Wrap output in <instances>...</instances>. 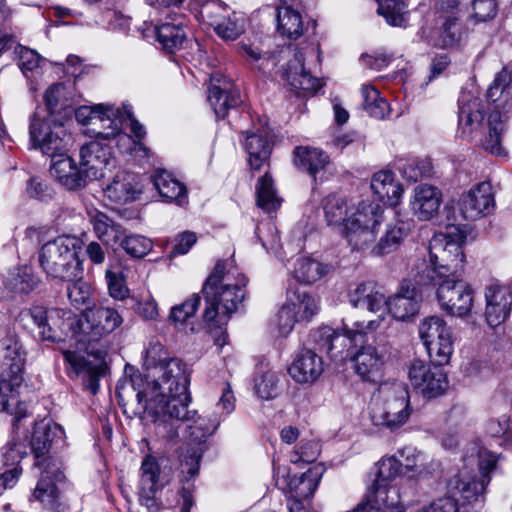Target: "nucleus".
<instances>
[{
    "label": "nucleus",
    "mask_w": 512,
    "mask_h": 512,
    "mask_svg": "<svg viewBox=\"0 0 512 512\" xmlns=\"http://www.w3.org/2000/svg\"><path fill=\"white\" fill-rule=\"evenodd\" d=\"M144 367L151 381L137 391L138 410L152 418L159 434L173 439L178 435V428L170 420L187 421L195 414L188 409L191 402L188 368L180 359L170 357L158 341L150 342L146 348Z\"/></svg>",
    "instance_id": "nucleus-1"
},
{
    "label": "nucleus",
    "mask_w": 512,
    "mask_h": 512,
    "mask_svg": "<svg viewBox=\"0 0 512 512\" xmlns=\"http://www.w3.org/2000/svg\"><path fill=\"white\" fill-rule=\"evenodd\" d=\"M246 277L232 260L218 261L202 288L206 307L204 320L211 326H221L245 298Z\"/></svg>",
    "instance_id": "nucleus-2"
},
{
    "label": "nucleus",
    "mask_w": 512,
    "mask_h": 512,
    "mask_svg": "<svg viewBox=\"0 0 512 512\" xmlns=\"http://www.w3.org/2000/svg\"><path fill=\"white\" fill-rule=\"evenodd\" d=\"M466 236L458 231L437 234L429 243V261L422 259L414 268L413 281L419 287L435 285L444 277L455 276L462 270L465 255L462 246Z\"/></svg>",
    "instance_id": "nucleus-3"
},
{
    "label": "nucleus",
    "mask_w": 512,
    "mask_h": 512,
    "mask_svg": "<svg viewBox=\"0 0 512 512\" xmlns=\"http://www.w3.org/2000/svg\"><path fill=\"white\" fill-rule=\"evenodd\" d=\"M511 84L512 72L503 68L487 90V97L494 103V107L488 115V132L482 139V147L485 151L497 156L506 155L502 146V137L506 131V124L512 116Z\"/></svg>",
    "instance_id": "nucleus-4"
},
{
    "label": "nucleus",
    "mask_w": 512,
    "mask_h": 512,
    "mask_svg": "<svg viewBox=\"0 0 512 512\" xmlns=\"http://www.w3.org/2000/svg\"><path fill=\"white\" fill-rule=\"evenodd\" d=\"M78 322L77 341L88 354L103 360L109 347L106 337L121 325L122 317L114 308L95 306L87 307Z\"/></svg>",
    "instance_id": "nucleus-5"
},
{
    "label": "nucleus",
    "mask_w": 512,
    "mask_h": 512,
    "mask_svg": "<svg viewBox=\"0 0 512 512\" xmlns=\"http://www.w3.org/2000/svg\"><path fill=\"white\" fill-rule=\"evenodd\" d=\"M80 240L63 235L45 243L39 252V262L43 271L50 277L70 281L82 274V264L78 258Z\"/></svg>",
    "instance_id": "nucleus-6"
},
{
    "label": "nucleus",
    "mask_w": 512,
    "mask_h": 512,
    "mask_svg": "<svg viewBox=\"0 0 512 512\" xmlns=\"http://www.w3.org/2000/svg\"><path fill=\"white\" fill-rule=\"evenodd\" d=\"M29 140L31 146L50 157L67 151L70 134L62 118L50 117L47 110L37 107L29 116Z\"/></svg>",
    "instance_id": "nucleus-7"
},
{
    "label": "nucleus",
    "mask_w": 512,
    "mask_h": 512,
    "mask_svg": "<svg viewBox=\"0 0 512 512\" xmlns=\"http://www.w3.org/2000/svg\"><path fill=\"white\" fill-rule=\"evenodd\" d=\"M112 142L121 149H128L132 143L136 144L129 135L120 132L115 126L110 132H99L95 140L81 147V167L86 169L90 179L104 177L105 170L115 166V158L111 151Z\"/></svg>",
    "instance_id": "nucleus-8"
},
{
    "label": "nucleus",
    "mask_w": 512,
    "mask_h": 512,
    "mask_svg": "<svg viewBox=\"0 0 512 512\" xmlns=\"http://www.w3.org/2000/svg\"><path fill=\"white\" fill-rule=\"evenodd\" d=\"M383 207L374 202L361 201L345 223V237L355 249L363 250L375 243L384 220Z\"/></svg>",
    "instance_id": "nucleus-9"
},
{
    "label": "nucleus",
    "mask_w": 512,
    "mask_h": 512,
    "mask_svg": "<svg viewBox=\"0 0 512 512\" xmlns=\"http://www.w3.org/2000/svg\"><path fill=\"white\" fill-rule=\"evenodd\" d=\"M199 15L224 41H234L246 30L244 14L232 10L222 0H204Z\"/></svg>",
    "instance_id": "nucleus-10"
},
{
    "label": "nucleus",
    "mask_w": 512,
    "mask_h": 512,
    "mask_svg": "<svg viewBox=\"0 0 512 512\" xmlns=\"http://www.w3.org/2000/svg\"><path fill=\"white\" fill-rule=\"evenodd\" d=\"M220 422V417H199L189 426V440L197 447H190L186 453L180 455L181 482L188 483L198 475L200 461L206 449L205 442L217 430Z\"/></svg>",
    "instance_id": "nucleus-11"
},
{
    "label": "nucleus",
    "mask_w": 512,
    "mask_h": 512,
    "mask_svg": "<svg viewBox=\"0 0 512 512\" xmlns=\"http://www.w3.org/2000/svg\"><path fill=\"white\" fill-rule=\"evenodd\" d=\"M419 336L433 363L445 365L453 352L451 327L439 316L424 318L419 325Z\"/></svg>",
    "instance_id": "nucleus-12"
},
{
    "label": "nucleus",
    "mask_w": 512,
    "mask_h": 512,
    "mask_svg": "<svg viewBox=\"0 0 512 512\" xmlns=\"http://www.w3.org/2000/svg\"><path fill=\"white\" fill-rule=\"evenodd\" d=\"M409 393L402 385L393 387V395L381 405L372 408L371 420L375 426L394 431L403 426L411 414Z\"/></svg>",
    "instance_id": "nucleus-13"
},
{
    "label": "nucleus",
    "mask_w": 512,
    "mask_h": 512,
    "mask_svg": "<svg viewBox=\"0 0 512 512\" xmlns=\"http://www.w3.org/2000/svg\"><path fill=\"white\" fill-rule=\"evenodd\" d=\"M444 278L436 282L439 284L436 296L441 309L453 316H467L473 306L471 286L458 275Z\"/></svg>",
    "instance_id": "nucleus-14"
},
{
    "label": "nucleus",
    "mask_w": 512,
    "mask_h": 512,
    "mask_svg": "<svg viewBox=\"0 0 512 512\" xmlns=\"http://www.w3.org/2000/svg\"><path fill=\"white\" fill-rule=\"evenodd\" d=\"M347 352L354 364L358 376L366 381H375L380 370L390 354V347L385 339L374 340L372 343H361Z\"/></svg>",
    "instance_id": "nucleus-15"
},
{
    "label": "nucleus",
    "mask_w": 512,
    "mask_h": 512,
    "mask_svg": "<svg viewBox=\"0 0 512 512\" xmlns=\"http://www.w3.org/2000/svg\"><path fill=\"white\" fill-rule=\"evenodd\" d=\"M441 366L414 360L408 370L410 385L429 399L442 395L448 387V379Z\"/></svg>",
    "instance_id": "nucleus-16"
},
{
    "label": "nucleus",
    "mask_w": 512,
    "mask_h": 512,
    "mask_svg": "<svg viewBox=\"0 0 512 512\" xmlns=\"http://www.w3.org/2000/svg\"><path fill=\"white\" fill-rule=\"evenodd\" d=\"M26 316L37 326L40 339L49 342L60 340V332L72 327L77 322L70 310L47 309L43 306L30 308Z\"/></svg>",
    "instance_id": "nucleus-17"
},
{
    "label": "nucleus",
    "mask_w": 512,
    "mask_h": 512,
    "mask_svg": "<svg viewBox=\"0 0 512 512\" xmlns=\"http://www.w3.org/2000/svg\"><path fill=\"white\" fill-rule=\"evenodd\" d=\"M23 381L22 374L0 375V411L13 415V426L16 429L30 414L27 403L19 399Z\"/></svg>",
    "instance_id": "nucleus-18"
},
{
    "label": "nucleus",
    "mask_w": 512,
    "mask_h": 512,
    "mask_svg": "<svg viewBox=\"0 0 512 512\" xmlns=\"http://www.w3.org/2000/svg\"><path fill=\"white\" fill-rule=\"evenodd\" d=\"M494 195L489 182H481L464 192L458 200V207L462 217L475 221L494 209Z\"/></svg>",
    "instance_id": "nucleus-19"
},
{
    "label": "nucleus",
    "mask_w": 512,
    "mask_h": 512,
    "mask_svg": "<svg viewBox=\"0 0 512 512\" xmlns=\"http://www.w3.org/2000/svg\"><path fill=\"white\" fill-rule=\"evenodd\" d=\"M160 473L158 460L152 455H146L140 467L139 501L150 512L158 511L155 494L162 487Z\"/></svg>",
    "instance_id": "nucleus-20"
},
{
    "label": "nucleus",
    "mask_w": 512,
    "mask_h": 512,
    "mask_svg": "<svg viewBox=\"0 0 512 512\" xmlns=\"http://www.w3.org/2000/svg\"><path fill=\"white\" fill-rule=\"evenodd\" d=\"M363 339V329H343L342 332L329 326H323L310 333V340L315 344V348L325 351L331 358L338 357L341 349H338L336 342L343 344L346 341L350 343L361 342Z\"/></svg>",
    "instance_id": "nucleus-21"
},
{
    "label": "nucleus",
    "mask_w": 512,
    "mask_h": 512,
    "mask_svg": "<svg viewBox=\"0 0 512 512\" xmlns=\"http://www.w3.org/2000/svg\"><path fill=\"white\" fill-rule=\"evenodd\" d=\"M324 371L323 359L314 350L303 348L298 351L288 367L291 378L299 384H312Z\"/></svg>",
    "instance_id": "nucleus-22"
},
{
    "label": "nucleus",
    "mask_w": 512,
    "mask_h": 512,
    "mask_svg": "<svg viewBox=\"0 0 512 512\" xmlns=\"http://www.w3.org/2000/svg\"><path fill=\"white\" fill-rule=\"evenodd\" d=\"M350 304L355 308L366 309L370 312L384 314L387 308V298L381 287L374 282L358 284L348 293Z\"/></svg>",
    "instance_id": "nucleus-23"
},
{
    "label": "nucleus",
    "mask_w": 512,
    "mask_h": 512,
    "mask_svg": "<svg viewBox=\"0 0 512 512\" xmlns=\"http://www.w3.org/2000/svg\"><path fill=\"white\" fill-rule=\"evenodd\" d=\"M486 321L491 327L500 325L508 317L512 293L508 287L492 285L486 289Z\"/></svg>",
    "instance_id": "nucleus-24"
},
{
    "label": "nucleus",
    "mask_w": 512,
    "mask_h": 512,
    "mask_svg": "<svg viewBox=\"0 0 512 512\" xmlns=\"http://www.w3.org/2000/svg\"><path fill=\"white\" fill-rule=\"evenodd\" d=\"M58 156L60 158L53 161L51 165V174L61 185L69 190H76L84 187L88 181L92 180L86 173V169L81 167L80 162L77 166L71 157L65 155V152Z\"/></svg>",
    "instance_id": "nucleus-25"
},
{
    "label": "nucleus",
    "mask_w": 512,
    "mask_h": 512,
    "mask_svg": "<svg viewBox=\"0 0 512 512\" xmlns=\"http://www.w3.org/2000/svg\"><path fill=\"white\" fill-rule=\"evenodd\" d=\"M40 467H42L43 470L33 496L43 503L52 505L58 497L56 483L63 481L65 476L61 471L59 463L53 458L43 459V465Z\"/></svg>",
    "instance_id": "nucleus-26"
},
{
    "label": "nucleus",
    "mask_w": 512,
    "mask_h": 512,
    "mask_svg": "<svg viewBox=\"0 0 512 512\" xmlns=\"http://www.w3.org/2000/svg\"><path fill=\"white\" fill-rule=\"evenodd\" d=\"M441 201L442 194L437 187L422 184L415 187L410 208L419 220L428 221L438 213Z\"/></svg>",
    "instance_id": "nucleus-27"
},
{
    "label": "nucleus",
    "mask_w": 512,
    "mask_h": 512,
    "mask_svg": "<svg viewBox=\"0 0 512 512\" xmlns=\"http://www.w3.org/2000/svg\"><path fill=\"white\" fill-rule=\"evenodd\" d=\"M416 283H402L397 293L387 299L386 311H389L395 319L406 320L414 316L420 307V296Z\"/></svg>",
    "instance_id": "nucleus-28"
},
{
    "label": "nucleus",
    "mask_w": 512,
    "mask_h": 512,
    "mask_svg": "<svg viewBox=\"0 0 512 512\" xmlns=\"http://www.w3.org/2000/svg\"><path fill=\"white\" fill-rule=\"evenodd\" d=\"M62 435V427L50 419L44 418L34 423L30 446L36 458L35 466L43 465V459L46 458L45 455L49 452L52 442Z\"/></svg>",
    "instance_id": "nucleus-29"
},
{
    "label": "nucleus",
    "mask_w": 512,
    "mask_h": 512,
    "mask_svg": "<svg viewBox=\"0 0 512 512\" xmlns=\"http://www.w3.org/2000/svg\"><path fill=\"white\" fill-rule=\"evenodd\" d=\"M282 78L294 89L316 92L321 83L311 76L304 68V56L300 51H294L287 67L282 70Z\"/></svg>",
    "instance_id": "nucleus-30"
},
{
    "label": "nucleus",
    "mask_w": 512,
    "mask_h": 512,
    "mask_svg": "<svg viewBox=\"0 0 512 512\" xmlns=\"http://www.w3.org/2000/svg\"><path fill=\"white\" fill-rule=\"evenodd\" d=\"M274 479L281 491L295 493L297 497H308L317 487V482H314L308 473H304L300 478L296 475L291 476L287 465L274 464Z\"/></svg>",
    "instance_id": "nucleus-31"
},
{
    "label": "nucleus",
    "mask_w": 512,
    "mask_h": 512,
    "mask_svg": "<svg viewBox=\"0 0 512 512\" xmlns=\"http://www.w3.org/2000/svg\"><path fill=\"white\" fill-rule=\"evenodd\" d=\"M26 353L19 339L6 336L0 340V375L24 373Z\"/></svg>",
    "instance_id": "nucleus-32"
},
{
    "label": "nucleus",
    "mask_w": 512,
    "mask_h": 512,
    "mask_svg": "<svg viewBox=\"0 0 512 512\" xmlns=\"http://www.w3.org/2000/svg\"><path fill=\"white\" fill-rule=\"evenodd\" d=\"M244 148L249 155L250 167L259 170L268 161L272 150L268 132L265 129L245 132Z\"/></svg>",
    "instance_id": "nucleus-33"
},
{
    "label": "nucleus",
    "mask_w": 512,
    "mask_h": 512,
    "mask_svg": "<svg viewBox=\"0 0 512 512\" xmlns=\"http://www.w3.org/2000/svg\"><path fill=\"white\" fill-rule=\"evenodd\" d=\"M485 106L483 102L470 95H463L459 100V124L463 133L472 134L483 125Z\"/></svg>",
    "instance_id": "nucleus-34"
},
{
    "label": "nucleus",
    "mask_w": 512,
    "mask_h": 512,
    "mask_svg": "<svg viewBox=\"0 0 512 512\" xmlns=\"http://www.w3.org/2000/svg\"><path fill=\"white\" fill-rule=\"evenodd\" d=\"M293 163L301 171L316 180L319 172L329 164V156L321 149L309 146H297L293 151Z\"/></svg>",
    "instance_id": "nucleus-35"
},
{
    "label": "nucleus",
    "mask_w": 512,
    "mask_h": 512,
    "mask_svg": "<svg viewBox=\"0 0 512 512\" xmlns=\"http://www.w3.org/2000/svg\"><path fill=\"white\" fill-rule=\"evenodd\" d=\"M411 223L397 220L387 225L385 233L379 241L371 248L373 256H383L394 252L408 236Z\"/></svg>",
    "instance_id": "nucleus-36"
},
{
    "label": "nucleus",
    "mask_w": 512,
    "mask_h": 512,
    "mask_svg": "<svg viewBox=\"0 0 512 512\" xmlns=\"http://www.w3.org/2000/svg\"><path fill=\"white\" fill-rule=\"evenodd\" d=\"M108 199L115 203L124 204L137 199L140 191L135 186V177L129 172H119L111 183L104 189Z\"/></svg>",
    "instance_id": "nucleus-37"
},
{
    "label": "nucleus",
    "mask_w": 512,
    "mask_h": 512,
    "mask_svg": "<svg viewBox=\"0 0 512 512\" xmlns=\"http://www.w3.org/2000/svg\"><path fill=\"white\" fill-rule=\"evenodd\" d=\"M152 182L162 198L179 206L187 204L186 187L166 170L157 171Z\"/></svg>",
    "instance_id": "nucleus-38"
},
{
    "label": "nucleus",
    "mask_w": 512,
    "mask_h": 512,
    "mask_svg": "<svg viewBox=\"0 0 512 512\" xmlns=\"http://www.w3.org/2000/svg\"><path fill=\"white\" fill-rule=\"evenodd\" d=\"M371 189L380 200L390 206H396L403 193L401 185L395 182L393 173L386 170L374 174Z\"/></svg>",
    "instance_id": "nucleus-39"
},
{
    "label": "nucleus",
    "mask_w": 512,
    "mask_h": 512,
    "mask_svg": "<svg viewBox=\"0 0 512 512\" xmlns=\"http://www.w3.org/2000/svg\"><path fill=\"white\" fill-rule=\"evenodd\" d=\"M45 107L50 117L62 118L63 123L70 117L73 110L70 100L66 97V88L64 84H54L50 86L44 95Z\"/></svg>",
    "instance_id": "nucleus-40"
},
{
    "label": "nucleus",
    "mask_w": 512,
    "mask_h": 512,
    "mask_svg": "<svg viewBox=\"0 0 512 512\" xmlns=\"http://www.w3.org/2000/svg\"><path fill=\"white\" fill-rule=\"evenodd\" d=\"M39 283L29 266L16 267L8 271L5 279V288L16 295H26L32 292Z\"/></svg>",
    "instance_id": "nucleus-41"
},
{
    "label": "nucleus",
    "mask_w": 512,
    "mask_h": 512,
    "mask_svg": "<svg viewBox=\"0 0 512 512\" xmlns=\"http://www.w3.org/2000/svg\"><path fill=\"white\" fill-rule=\"evenodd\" d=\"M439 19L442 24L435 39V45L440 48H449L455 45L461 37L459 23V9L453 11H442L439 9Z\"/></svg>",
    "instance_id": "nucleus-42"
},
{
    "label": "nucleus",
    "mask_w": 512,
    "mask_h": 512,
    "mask_svg": "<svg viewBox=\"0 0 512 512\" xmlns=\"http://www.w3.org/2000/svg\"><path fill=\"white\" fill-rule=\"evenodd\" d=\"M156 38L164 50L175 53L184 46L187 35L182 21L164 22L156 27Z\"/></svg>",
    "instance_id": "nucleus-43"
},
{
    "label": "nucleus",
    "mask_w": 512,
    "mask_h": 512,
    "mask_svg": "<svg viewBox=\"0 0 512 512\" xmlns=\"http://www.w3.org/2000/svg\"><path fill=\"white\" fill-rule=\"evenodd\" d=\"M277 31L289 39H297L303 34L304 25L300 13L289 6L277 9Z\"/></svg>",
    "instance_id": "nucleus-44"
},
{
    "label": "nucleus",
    "mask_w": 512,
    "mask_h": 512,
    "mask_svg": "<svg viewBox=\"0 0 512 512\" xmlns=\"http://www.w3.org/2000/svg\"><path fill=\"white\" fill-rule=\"evenodd\" d=\"M208 101L216 117L224 118L230 108H234L240 103V96L236 90H227L226 87L222 88L212 84L209 88Z\"/></svg>",
    "instance_id": "nucleus-45"
},
{
    "label": "nucleus",
    "mask_w": 512,
    "mask_h": 512,
    "mask_svg": "<svg viewBox=\"0 0 512 512\" xmlns=\"http://www.w3.org/2000/svg\"><path fill=\"white\" fill-rule=\"evenodd\" d=\"M401 469L402 463L394 456L384 458L378 463L376 478L371 487L377 497L386 495L388 484L400 475Z\"/></svg>",
    "instance_id": "nucleus-46"
},
{
    "label": "nucleus",
    "mask_w": 512,
    "mask_h": 512,
    "mask_svg": "<svg viewBox=\"0 0 512 512\" xmlns=\"http://www.w3.org/2000/svg\"><path fill=\"white\" fill-rule=\"evenodd\" d=\"M92 223L97 237L107 245L117 243L124 234L122 226L102 212L93 216Z\"/></svg>",
    "instance_id": "nucleus-47"
},
{
    "label": "nucleus",
    "mask_w": 512,
    "mask_h": 512,
    "mask_svg": "<svg viewBox=\"0 0 512 512\" xmlns=\"http://www.w3.org/2000/svg\"><path fill=\"white\" fill-rule=\"evenodd\" d=\"M323 208L328 224L342 226L345 233V223L349 217L346 199L338 194L328 195L323 201Z\"/></svg>",
    "instance_id": "nucleus-48"
},
{
    "label": "nucleus",
    "mask_w": 512,
    "mask_h": 512,
    "mask_svg": "<svg viewBox=\"0 0 512 512\" xmlns=\"http://www.w3.org/2000/svg\"><path fill=\"white\" fill-rule=\"evenodd\" d=\"M256 194L258 206L268 213L277 210L281 205L282 200L278 197L273 180L267 173L258 180Z\"/></svg>",
    "instance_id": "nucleus-49"
},
{
    "label": "nucleus",
    "mask_w": 512,
    "mask_h": 512,
    "mask_svg": "<svg viewBox=\"0 0 512 512\" xmlns=\"http://www.w3.org/2000/svg\"><path fill=\"white\" fill-rule=\"evenodd\" d=\"M398 170L405 179L417 182L432 176L433 164L428 158L400 160Z\"/></svg>",
    "instance_id": "nucleus-50"
},
{
    "label": "nucleus",
    "mask_w": 512,
    "mask_h": 512,
    "mask_svg": "<svg viewBox=\"0 0 512 512\" xmlns=\"http://www.w3.org/2000/svg\"><path fill=\"white\" fill-rule=\"evenodd\" d=\"M120 108H115L111 105L99 104L97 106H81L74 111L76 120L83 125H86L93 120L110 121L114 123L112 120V115L119 114Z\"/></svg>",
    "instance_id": "nucleus-51"
},
{
    "label": "nucleus",
    "mask_w": 512,
    "mask_h": 512,
    "mask_svg": "<svg viewBox=\"0 0 512 512\" xmlns=\"http://www.w3.org/2000/svg\"><path fill=\"white\" fill-rule=\"evenodd\" d=\"M294 307L293 312L298 321H308L318 312L317 301L306 292H296L286 301Z\"/></svg>",
    "instance_id": "nucleus-52"
},
{
    "label": "nucleus",
    "mask_w": 512,
    "mask_h": 512,
    "mask_svg": "<svg viewBox=\"0 0 512 512\" xmlns=\"http://www.w3.org/2000/svg\"><path fill=\"white\" fill-rule=\"evenodd\" d=\"M377 11L391 26L402 27L407 24L408 12L406 5L401 1L385 0L384 2H380Z\"/></svg>",
    "instance_id": "nucleus-53"
},
{
    "label": "nucleus",
    "mask_w": 512,
    "mask_h": 512,
    "mask_svg": "<svg viewBox=\"0 0 512 512\" xmlns=\"http://www.w3.org/2000/svg\"><path fill=\"white\" fill-rule=\"evenodd\" d=\"M294 277L302 283H313L325 273L321 263L310 258H299L295 264Z\"/></svg>",
    "instance_id": "nucleus-54"
},
{
    "label": "nucleus",
    "mask_w": 512,
    "mask_h": 512,
    "mask_svg": "<svg viewBox=\"0 0 512 512\" xmlns=\"http://www.w3.org/2000/svg\"><path fill=\"white\" fill-rule=\"evenodd\" d=\"M255 392L263 400H271L279 394V378L272 370H261L255 378Z\"/></svg>",
    "instance_id": "nucleus-55"
},
{
    "label": "nucleus",
    "mask_w": 512,
    "mask_h": 512,
    "mask_svg": "<svg viewBox=\"0 0 512 512\" xmlns=\"http://www.w3.org/2000/svg\"><path fill=\"white\" fill-rule=\"evenodd\" d=\"M67 287V296L71 304L76 309H82L90 304L91 286L82 279V274L78 278L70 280Z\"/></svg>",
    "instance_id": "nucleus-56"
},
{
    "label": "nucleus",
    "mask_w": 512,
    "mask_h": 512,
    "mask_svg": "<svg viewBox=\"0 0 512 512\" xmlns=\"http://www.w3.org/2000/svg\"><path fill=\"white\" fill-rule=\"evenodd\" d=\"M120 245L133 258L145 257L153 247L150 239L138 234L126 236Z\"/></svg>",
    "instance_id": "nucleus-57"
},
{
    "label": "nucleus",
    "mask_w": 512,
    "mask_h": 512,
    "mask_svg": "<svg viewBox=\"0 0 512 512\" xmlns=\"http://www.w3.org/2000/svg\"><path fill=\"white\" fill-rule=\"evenodd\" d=\"M478 458H479V470L481 473V480H476L475 477L471 476L470 474H468L467 472H464V471L460 472L456 476H461V477L468 476V477H470V479L472 481H474L476 483H479V484L484 483V488H485L488 485V483L490 482L489 473L492 470H494L496 463H497V458L494 454H492L486 450H481L479 452Z\"/></svg>",
    "instance_id": "nucleus-58"
},
{
    "label": "nucleus",
    "mask_w": 512,
    "mask_h": 512,
    "mask_svg": "<svg viewBox=\"0 0 512 512\" xmlns=\"http://www.w3.org/2000/svg\"><path fill=\"white\" fill-rule=\"evenodd\" d=\"M471 5L475 23L492 20L497 14V0H472Z\"/></svg>",
    "instance_id": "nucleus-59"
},
{
    "label": "nucleus",
    "mask_w": 512,
    "mask_h": 512,
    "mask_svg": "<svg viewBox=\"0 0 512 512\" xmlns=\"http://www.w3.org/2000/svg\"><path fill=\"white\" fill-rule=\"evenodd\" d=\"M14 52L18 59V66L23 74L26 75L27 72L33 71L39 66L41 58L35 50L18 44Z\"/></svg>",
    "instance_id": "nucleus-60"
},
{
    "label": "nucleus",
    "mask_w": 512,
    "mask_h": 512,
    "mask_svg": "<svg viewBox=\"0 0 512 512\" xmlns=\"http://www.w3.org/2000/svg\"><path fill=\"white\" fill-rule=\"evenodd\" d=\"M401 456L404 458V466L407 470L417 474L424 472L425 456L414 447H405L401 450Z\"/></svg>",
    "instance_id": "nucleus-61"
},
{
    "label": "nucleus",
    "mask_w": 512,
    "mask_h": 512,
    "mask_svg": "<svg viewBox=\"0 0 512 512\" xmlns=\"http://www.w3.org/2000/svg\"><path fill=\"white\" fill-rule=\"evenodd\" d=\"M105 276L109 294L115 299H124L128 295V288L124 283L122 275L112 271L111 269H107Z\"/></svg>",
    "instance_id": "nucleus-62"
},
{
    "label": "nucleus",
    "mask_w": 512,
    "mask_h": 512,
    "mask_svg": "<svg viewBox=\"0 0 512 512\" xmlns=\"http://www.w3.org/2000/svg\"><path fill=\"white\" fill-rule=\"evenodd\" d=\"M112 120H114V122L119 120L121 123L127 122L131 132L139 140L146 134L145 128L133 117L131 107L128 105H124L120 108L119 114L112 115Z\"/></svg>",
    "instance_id": "nucleus-63"
},
{
    "label": "nucleus",
    "mask_w": 512,
    "mask_h": 512,
    "mask_svg": "<svg viewBox=\"0 0 512 512\" xmlns=\"http://www.w3.org/2000/svg\"><path fill=\"white\" fill-rule=\"evenodd\" d=\"M293 309V306L285 302L277 314L278 328L282 335L289 334L293 330L295 323L299 322Z\"/></svg>",
    "instance_id": "nucleus-64"
}]
</instances>
